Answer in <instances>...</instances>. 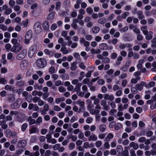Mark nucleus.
<instances>
[{"label":"nucleus","mask_w":156,"mask_h":156,"mask_svg":"<svg viewBox=\"0 0 156 156\" xmlns=\"http://www.w3.org/2000/svg\"><path fill=\"white\" fill-rule=\"evenodd\" d=\"M36 64L37 66L40 68H43L46 65L47 62L45 59L40 58L37 60Z\"/></svg>","instance_id":"f257e3e1"},{"label":"nucleus","mask_w":156,"mask_h":156,"mask_svg":"<svg viewBox=\"0 0 156 156\" xmlns=\"http://www.w3.org/2000/svg\"><path fill=\"white\" fill-rule=\"evenodd\" d=\"M32 33L31 30H28L26 34L25 35V39L24 43L26 44H28L30 43V40L32 37Z\"/></svg>","instance_id":"f03ea898"},{"label":"nucleus","mask_w":156,"mask_h":156,"mask_svg":"<svg viewBox=\"0 0 156 156\" xmlns=\"http://www.w3.org/2000/svg\"><path fill=\"white\" fill-rule=\"evenodd\" d=\"M23 48V46L20 44L13 45L10 49V51L13 52H18Z\"/></svg>","instance_id":"7ed1b4c3"},{"label":"nucleus","mask_w":156,"mask_h":156,"mask_svg":"<svg viewBox=\"0 0 156 156\" xmlns=\"http://www.w3.org/2000/svg\"><path fill=\"white\" fill-rule=\"evenodd\" d=\"M27 54V50L23 49L16 56V59L18 60H21L24 58Z\"/></svg>","instance_id":"20e7f679"},{"label":"nucleus","mask_w":156,"mask_h":156,"mask_svg":"<svg viewBox=\"0 0 156 156\" xmlns=\"http://www.w3.org/2000/svg\"><path fill=\"white\" fill-rule=\"evenodd\" d=\"M34 30L37 34H38L41 32V28L40 22H37L35 23L34 26Z\"/></svg>","instance_id":"39448f33"},{"label":"nucleus","mask_w":156,"mask_h":156,"mask_svg":"<svg viewBox=\"0 0 156 156\" xmlns=\"http://www.w3.org/2000/svg\"><path fill=\"white\" fill-rule=\"evenodd\" d=\"M36 51V46H33L30 47L28 51V55L30 58H31L34 55Z\"/></svg>","instance_id":"423d86ee"},{"label":"nucleus","mask_w":156,"mask_h":156,"mask_svg":"<svg viewBox=\"0 0 156 156\" xmlns=\"http://www.w3.org/2000/svg\"><path fill=\"white\" fill-rule=\"evenodd\" d=\"M28 61L25 60L21 61L20 64V67L21 69L23 70L27 68L28 65Z\"/></svg>","instance_id":"0eeeda50"},{"label":"nucleus","mask_w":156,"mask_h":156,"mask_svg":"<svg viewBox=\"0 0 156 156\" xmlns=\"http://www.w3.org/2000/svg\"><path fill=\"white\" fill-rule=\"evenodd\" d=\"M146 83L144 82H141L140 84H137L136 86L137 89L139 90H141L144 86L146 85Z\"/></svg>","instance_id":"6e6552de"},{"label":"nucleus","mask_w":156,"mask_h":156,"mask_svg":"<svg viewBox=\"0 0 156 156\" xmlns=\"http://www.w3.org/2000/svg\"><path fill=\"white\" fill-rule=\"evenodd\" d=\"M101 105L103 106V108L107 110L109 108L108 106L107 105V102L105 100H102L101 103Z\"/></svg>","instance_id":"1a4fd4ad"},{"label":"nucleus","mask_w":156,"mask_h":156,"mask_svg":"<svg viewBox=\"0 0 156 156\" xmlns=\"http://www.w3.org/2000/svg\"><path fill=\"white\" fill-rule=\"evenodd\" d=\"M151 147L152 155H154L156 154V143H154L151 145Z\"/></svg>","instance_id":"9d476101"},{"label":"nucleus","mask_w":156,"mask_h":156,"mask_svg":"<svg viewBox=\"0 0 156 156\" xmlns=\"http://www.w3.org/2000/svg\"><path fill=\"white\" fill-rule=\"evenodd\" d=\"M104 98L106 100H113L114 99V97L113 95H109L108 94H105L104 95Z\"/></svg>","instance_id":"9b49d317"},{"label":"nucleus","mask_w":156,"mask_h":156,"mask_svg":"<svg viewBox=\"0 0 156 156\" xmlns=\"http://www.w3.org/2000/svg\"><path fill=\"white\" fill-rule=\"evenodd\" d=\"M89 110L90 113L91 115L95 114L96 115L100 112V110L98 109H88Z\"/></svg>","instance_id":"f8f14e48"},{"label":"nucleus","mask_w":156,"mask_h":156,"mask_svg":"<svg viewBox=\"0 0 156 156\" xmlns=\"http://www.w3.org/2000/svg\"><path fill=\"white\" fill-rule=\"evenodd\" d=\"M153 32L152 31H150L148 32V34H146L145 36V38L147 40H150L151 39L152 37Z\"/></svg>","instance_id":"ddd939ff"},{"label":"nucleus","mask_w":156,"mask_h":156,"mask_svg":"<svg viewBox=\"0 0 156 156\" xmlns=\"http://www.w3.org/2000/svg\"><path fill=\"white\" fill-rule=\"evenodd\" d=\"M129 146L130 147H133L135 150L137 149L139 147L138 144L134 142H131Z\"/></svg>","instance_id":"4468645a"},{"label":"nucleus","mask_w":156,"mask_h":156,"mask_svg":"<svg viewBox=\"0 0 156 156\" xmlns=\"http://www.w3.org/2000/svg\"><path fill=\"white\" fill-rule=\"evenodd\" d=\"M78 23V20H77L73 19V23L71 24V26L74 29H76L78 27L77 26V23Z\"/></svg>","instance_id":"2eb2a0df"},{"label":"nucleus","mask_w":156,"mask_h":156,"mask_svg":"<svg viewBox=\"0 0 156 156\" xmlns=\"http://www.w3.org/2000/svg\"><path fill=\"white\" fill-rule=\"evenodd\" d=\"M99 47L101 49L105 50L107 49V45L105 43H102L99 45Z\"/></svg>","instance_id":"dca6fc26"},{"label":"nucleus","mask_w":156,"mask_h":156,"mask_svg":"<svg viewBox=\"0 0 156 156\" xmlns=\"http://www.w3.org/2000/svg\"><path fill=\"white\" fill-rule=\"evenodd\" d=\"M74 56L76 58V60L77 62H80V56L79 54L77 53H75L74 54Z\"/></svg>","instance_id":"f3484780"},{"label":"nucleus","mask_w":156,"mask_h":156,"mask_svg":"<svg viewBox=\"0 0 156 156\" xmlns=\"http://www.w3.org/2000/svg\"><path fill=\"white\" fill-rule=\"evenodd\" d=\"M43 28L45 30H48L49 27V23L48 21L44 22L42 25Z\"/></svg>","instance_id":"a211bd4d"},{"label":"nucleus","mask_w":156,"mask_h":156,"mask_svg":"<svg viewBox=\"0 0 156 156\" xmlns=\"http://www.w3.org/2000/svg\"><path fill=\"white\" fill-rule=\"evenodd\" d=\"M92 30L93 33L96 34L99 32L100 29L99 27L95 26L92 27Z\"/></svg>","instance_id":"6ab92c4d"},{"label":"nucleus","mask_w":156,"mask_h":156,"mask_svg":"<svg viewBox=\"0 0 156 156\" xmlns=\"http://www.w3.org/2000/svg\"><path fill=\"white\" fill-rule=\"evenodd\" d=\"M116 150L119 154H121L123 151L122 147L120 145H118L117 146Z\"/></svg>","instance_id":"aec40b11"},{"label":"nucleus","mask_w":156,"mask_h":156,"mask_svg":"<svg viewBox=\"0 0 156 156\" xmlns=\"http://www.w3.org/2000/svg\"><path fill=\"white\" fill-rule=\"evenodd\" d=\"M65 100V98L64 97L58 98L55 99V101L56 104H58L60 102L64 101Z\"/></svg>","instance_id":"412c9836"},{"label":"nucleus","mask_w":156,"mask_h":156,"mask_svg":"<svg viewBox=\"0 0 156 156\" xmlns=\"http://www.w3.org/2000/svg\"><path fill=\"white\" fill-rule=\"evenodd\" d=\"M147 28V27L145 26L142 27L141 28V30L145 35L148 34V31Z\"/></svg>","instance_id":"4be33fe9"},{"label":"nucleus","mask_w":156,"mask_h":156,"mask_svg":"<svg viewBox=\"0 0 156 156\" xmlns=\"http://www.w3.org/2000/svg\"><path fill=\"white\" fill-rule=\"evenodd\" d=\"M55 13L52 12L50 13L47 17V19L49 20H51L53 19L55 17Z\"/></svg>","instance_id":"5701e85b"},{"label":"nucleus","mask_w":156,"mask_h":156,"mask_svg":"<svg viewBox=\"0 0 156 156\" xmlns=\"http://www.w3.org/2000/svg\"><path fill=\"white\" fill-rule=\"evenodd\" d=\"M97 139V137L94 134L91 135L89 137L88 140L89 141L93 140L95 141Z\"/></svg>","instance_id":"b1692460"},{"label":"nucleus","mask_w":156,"mask_h":156,"mask_svg":"<svg viewBox=\"0 0 156 156\" xmlns=\"http://www.w3.org/2000/svg\"><path fill=\"white\" fill-rule=\"evenodd\" d=\"M29 23V20L28 19H26L25 20H23L21 22L22 25L24 27H26Z\"/></svg>","instance_id":"393cba45"},{"label":"nucleus","mask_w":156,"mask_h":156,"mask_svg":"<svg viewBox=\"0 0 156 156\" xmlns=\"http://www.w3.org/2000/svg\"><path fill=\"white\" fill-rule=\"evenodd\" d=\"M61 77L63 80H67L69 79V77L67 74L65 73L61 76Z\"/></svg>","instance_id":"a878e982"},{"label":"nucleus","mask_w":156,"mask_h":156,"mask_svg":"<svg viewBox=\"0 0 156 156\" xmlns=\"http://www.w3.org/2000/svg\"><path fill=\"white\" fill-rule=\"evenodd\" d=\"M106 21V19L105 18H103L99 19L98 20V22L101 24H104Z\"/></svg>","instance_id":"bb28decb"},{"label":"nucleus","mask_w":156,"mask_h":156,"mask_svg":"<svg viewBox=\"0 0 156 156\" xmlns=\"http://www.w3.org/2000/svg\"><path fill=\"white\" fill-rule=\"evenodd\" d=\"M76 62H73L71 64V67L70 68V69L71 70H75L76 69Z\"/></svg>","instance_id":"cd10ccee"},{"label":"nucleus","mask_w":156,"mask_h":156,"mask_svg":"<svg viewBox=\"0 0 156 156\" xmlns=\"http://www.w3.org/2000/svg\"><path fill=\"white\" fill-rule=\"evenodd\" d=\"M100 50L95 49H92L91 50V52L92 54H98L100 53Z\"/></svg>","instance_id":"c85d7f7f"},{"label":"nucleus","mask_w":156,"mask_h":156,"mask_svg":"<svg viewBox=\"0 0 156 156\" xmlns=\"http://www.w3.org/2000/svg\"><path fill=\"white\" fill-rule=\"evenodd\" d=\"M61 51L63 54H66L68 53V51L66 49V48L62 47L61 49Z\"/></svg>","instance_id":"c756f323"},{"label":"nucleus","mask_w":156,"mask_h":156,"mask_svg":"<svg viewBox=\"0 0 156 156\" xmlns=\"http://www.w3.org/2000/svg\"><path fill=\"white\" fill-rule=\"evenodd\" d=\"M106 126L105 125L103 124L101 125L100 126V130L102 132H104L105 130Z\"/></svg>","instance_id":"7c9ffc66"},{"label":"nucleus","mask_w":156,"mask_h":156,"mask_svg":"<svg viewBox=\"0 0 156 156\" xmlns=\"http://www.w3.org/2000/svg\"><path fill=\"white\" fill-rule=\"evenodd\" d=\"M91 101L90 99H88L87 101V104H88L87 108L88 109L91 108L92 107V105L91 104Z\"/></svg>","instance_id":"2f4dec72"},{"label":"nucleus","mask_w":156,"mask_h":156,"mask_svg":"<svg viewBox=\"0 0 156 156\" xmlns=\"http://www.w3.org/2000/svg\"><path fill=\"white\" fill-rule=\"evenodd\" d=\"M0 29L3 31H5L7 29V27L3 24H0Z\"/></svg>","instance_id":"473e14b6"},{"label":"nucleus","mask_w":156,"mask_h":156,"mask_svg":"<svg viewBox=\"0 0 156 156\" xmlns=\"http://www.w3.org/2000/svg\"><path fill=\"white\" fill-rule=\"evenodd\" d=\"M122 127V125L121 124L118 123L116 124L115 127V129L118 130L121 129Z\"/></svg>","instance_id":"72a5a7b5"},{"label":"nucleus","mask_w":156,"mask_h":156,"mask_svg":"<svg viewBox=\"0 0 156 156\" xmlns=\"http://www.w3.org/2000/svg\"><path fill=\"white\" fill-rule=\"evenodd\" d=\"M123 4L124 2H122L119 4H116L115 6V7L116 9H120L123 5Z\"/></svg>","instance_id":"f704fd0d"},{"label":"nucleus","mask_w":156,"mask_h":156,"mask_svg":"<svg viewBox=\"0 0 156 156\" xmlns=\"http://www.w3.org/2000/svg\"><path fill=\"white\" fill-rule=\"evenodd\" d=\"M137 14L139 16V18L142 19L144 17V16L142 15L143 12L141 11H138L137 12Z\"/></svg>","instance_id":"c9c22d12"},{"label":"nucleus","mask_w":156,"mask_h":156,"mask_svg":"<svg viewBox=\"0 0 156 156\" xmlns=\"http://www.w3.org/2000/svg\"><path fill=\"white\" fill-rule=\"evenodd\" d=\"M152 66L153 68L151 69V70L152 71L156 72V62H154L152 63Z\"/></svg>","instance_id":"e433bc0d"},{"label":"nucleus","mask_w":156,"mask_h":156,"mask_svg":"<svg viewBox=\"0 0 156 156\" xmlns=\"http://www.w3.org/2000/svg\"><path fill=\"white\" fill-rule=\"evenodd\" d=\"M7 81L5 78H2L0 79V83L5 84L7 83Z\"/></svg>","instance_id":"4c0bfd02"},{"label":"nucleus","mask_w":156,"mask_h":156,"mask_svg":"<svg viewBox=\"0 0 156 156\" xmlns=\"http://www.w3.org/2000/svg\"><path fill=\"white\" fill-rule=\"evenodd\" d=\"M58 90L61 93L64 92L66 91V89L63 87L61 86L58 87Z\"/></svg>","instance_id":"58836bf2"},{"label":"nucleus","mask_w":156,"mask_h":156,"mask_svg":"<svg viewBox=\"0 0 156 156\" xmlns=\"http://www.w3.org/2000/svg\"><path fill=\"white\" fill-rule=\"evenodd\" d=\"M76 103L77 105H79L80 106H83L84 105V102L83 101H82L80 100H78L76 101Z\"/></svg>","instance_id":"ea45409f"},{"label":"nucleus","mask_w":156,"mask_h":156,"mask_svg":"<svg viewBox=\"0 0 156 156\" xmlns=\"http://www.w3.org/2000/svg\"><path fill=\"white\" fill-rule=\"evenodd\" d=\"M19 143L21 144L22 145L20 146L22 147H24L26 144V141L24 140H22L20 141Z\"/></svg>","instance_id":"a19ab883"},{"label":"nucleus","mask_w":156,"mask_h":156,"mask_svg":"<svg viewBox=\"0 0 156 156\" xmlns=\"http://www.w3.org/2000/svg\"><path fill=\"white\" fill-rule=\"evenodd\" d=\"M75 147V144L74 143H70L69 144V148L70 150L73 149Z\"/></svg>","instance_id":"79ce46f5"},{"label":"nucleus","mask_w":156,"mask_h":156,"mask_svg":"<svg viewBox=\"0 0 156 156\" xmlns=\"http://www.w3.org/2000/svg\"><path fill=\"white\" fill-rule=\"evenodd\" d=\"M110 61V59L108 57H105L102 59V62L104 63H108Z\"/></svg>","instance_id":"37998d69"},{"label":"nucleus","mask_w":156,"mask_h":156,"mask_svg":"<svg viewBox=\"0 0 156 156\" xmlns=\"http://www.w3.org/2000/svg\"><path fill=\"white\" fill-rule=\"evenodd\" d=\"M12 12V9L10 8H8L5 10V14L6 15H8L10 14Z\"/></svg>","instance_id":"c03bdc74"},{"label":"nucleus","mask_w":156,"mask_h":156,"mask_svg":"<svg viewBox=\"0 0 156 156\" xmlns=\"http://www.w3.org/2000/svg\"><path fill=\"white\" fill-rule=\"evenodd\" d=\"M57 28V24L55 23L53 24L51 26V29L53 31Z\"/></svg>","instance_id":"a18cd8bd"},{"label":"nucleus","mask_w":156,"mask_h":156,"mask_svg":"<svg viewBox=\"0 0 156 156\" xmlns=\"http://www.w3.org/2000/svg\"><path fill=\"white\" fill-rule=\"evenodd\" d=\"M129 12H124L123 14H122V18L123 19H125L126 17L128 16H129Z\"/></svg>","instance_id":"49530a36"},{"label":"nucleus","mask_w":156,"mask_h":156,"mask_svg":"<svg viewBox=\"0 0 156 156\" xmlns=\"http://www.w3.org/2000/svg\"><path fill=\"white\" fill-rule=\"evenodd\" d=\"M13 57V54L11 52L9 53L7 56V58L8 60H11L12 59Z\"/></svg>","instance_id":"de8ad7c7"},{"label":"nucleus","mask_w":156,"mask_h":156,"mask_svg":"<svg viewBox=\"0 0 156 156\" xmlns=\"http://www.w3.org/2000/svg\"><path fill=\"white\" fill-rule=\"evenodd\" d=\"M151 47H156V38H154L152 41Z\"/></svg>","instance_id":"09e8293b"},{"label":"nucleus","mask_w":156,"mask_h":156,"mask_svg":"<svg viewBox=\"0 0 156 156\" xmlns=\"http://www.w3.org/2000/svg\"><path fill=\"white\" fill-rule=\"evenodd\" d=\"M102 144V142L101 141H98L95 143L96 147L98 148Z\"/></svg>","instance_id":"8fccbe9b"},{"label":"nucleus","mask_w":156,"mask_h":156,"mask_svg":"<svg viewBox=\"0 0 156 156\" xmlns=\"http://www.w3.org/2000/svg\"><path fill=\"white\" fill-rule=\"evenodd\" d=\"M117 56V54L115 52L112 53L111 55V58L113 59H115Z\"/></svg>","instance_id":"3c124183"},{"label":"nucleus","mask_w":156,"mask_h":156,"mask_svg":"<svg viewBox=\"0 0 156 156\" xmlns=\"http://www.w3.org/2000/svg\"><path fill=\"white\" fill-rule=\"evenodd\" d=\"M27 123L23 124L21 126V129L22 131H25L27 126Z\"/></svg>","instance_id":"603ef678"},{"label":"nucleus","mask_w":156,"mask_h":156,"mask_svg":"<svg viewBox=\"0 0 156 156\" xmlns=\"http://www.w3.org/2000/svg\"><path fill=\"white\" fill-rule=\"evenodd\" d=\"M7 71V69L5 67L2 68L1 69V72L2 73H5Z\"/></svg>","instance_id":"864d4df0"},{"label":"nucleus","mask_w":156,"mask_h":156,"mask_svg":"<svg viewBox=\"0 0 156 156\" xmlns=\"http://www.w3.org/2000/svg\"><path fill=\"white\" fill-rule=\"evenodd\" d=\"M146 138L144 137H141L138 139V141L140 143H144L145 142Z\"/></svg>","instance_id":"5fc2aeb1"},{"label":"nucleus","mask_w":156,"mask_h":156,"mask_svg":"<svg viewBox=\"0 0 156 156\" xmlns=\"http://www.w3.org/2000/svg\"><path fill=\"white\" fill-rule=\"evenodd\" d=\"M129 152L127 150H126L124 151H122L121 153L122 155L123 156H127Z\"/></svg>","instance_id":"6e6d98bb"},{"label":"nucleus","mask_w":156,"mask_h":156,"mask_svg":"<svg viewBox=\"0 0 156 156\" xmlns=\"http://www.w3.org/2000/svg\"><path fill=\"white\" fill-rule=\"evenodd\" d=\"M11 45L9 43H7L5 44V48L7 50H9L11 48Z\"/></svg>","instance_id":"4d7b16f0"},{"label":"nucleus","mask_w":156,"mask_h":156,"mask_svg":"<svg viewBox=\"0 0 156 156\" xmlns=\"http://www.w3.org/2000/svg\"><path fill=\"white\" fill-rule=\"evenodd\" d=\"M40 98L37 96L34 97L33 99V101L34 102L36 103L39 101Z\"/></svg>","instance_id":"13d9d810"},{"label":"nucleus","mask_w":156,"mask_h":156,"mask_svg":"<svg viewBox=\"0 0 156 156\" xmlns=\"http://www.w3.org/2000/svg\"><path fill=\"white\" fill-rule=\"evenodd\" d=\"M116 124V122L115 121H113L110 122L109 124V126L110 128H112L113 126Z\"/></svg>","instance_id":"bf43d9fd"},{"label":"nucleus","mask_w":156,"mask_h":156,"mask_svg":"<svg viewBox=\"0 0 156 156\" xmlns=\"http://www.w3.org/2000/svg\"><path fill=\"white\" fill-rule=\"evenodd\" d=\"M54 109L56 111H59L61 110V108L57 105H55L54 107Z\"/></svg>","instance_id":"052dcab7"},{"label":"nucleus","mask_w":156,"mask_h":156,"mask_svg":"<svg viewBox=\"0 0 156 156\" xmlns=\"http://www.w3.org/2000/svg\"><path fill=\"white\" fill-rule=\"evenodd\" d=\"M92 118L91 117H89L87 118L86 122L87 123H90L92 122Z\"/></svg>","instance_id":"680f3d73"},{"label":"nucleus","mask_w":156,"mask_h":156,"mask_svg":"<svg viewBox=\"0 0 156 156\" xmlns=\"http://www.w3.org/2000/svg\"><path fill=\"white\" fill-rule=\"evenodd\" d=\"M15 4V2L13 0H10L9 2V5L11 6H14Z\"/></svg>","instance_id":"e2e57ef3"},{"label":"nucleus","mask_w":156,"mask_h":156,"mask_svg":"<svg viewBox=\"0 0 156 156\" xmlns=\"http://www.w3.org/2000/svg\"><path fill=\"white\" fill-rule=\"evenodd\" d=\"M93 10L90 7L87 8L86 11L88 13H91L93 12Z\"/></svg>","instance_id":"0e129e2a"},{"label":"nucleus","mask_w":156,"mask_h":156,"mask_svg":"<svg viewBox=\"0 0 156 156\" xmlns=\"http://www.w3.org/2000/svg\"><path fill=\"white\" fill-rule=\"evenodd\" d=\"M60 145L59 144H57L54 145L53 147V149L54 150H57L59 149L60 147Z\"/></svg>","instance_id":"69168bd1"},{"label":"nucleus","mask_w":156,"mask_h":156,"mask_svg":"<svg viewBox=\"0 0 156 156\" xmlns=\"http://www.w3.org/2000/svg\"><path fill=\"white\" fill-rule=\"evenodd\" d=\"M37 131V129L35 128H32L30 130V133L32 134L35 133Z\"/></svg>","instance_id":"338daca9"},{"label":"nucleus","mask_w":156,"mask_h":156,"mask_svg":"<svg viewBox=\"0 0 156 156\" xmlns=\"http://www.w3.org/2000/svg\"><path fill=\"white\" fill-rule=\"evenodd\" d=\"M21 28L20 26L19 25H17L15 28V30L17 32H19L21 30Z\"/></svg>","instance_id":"774afa93"}]
</instances>
